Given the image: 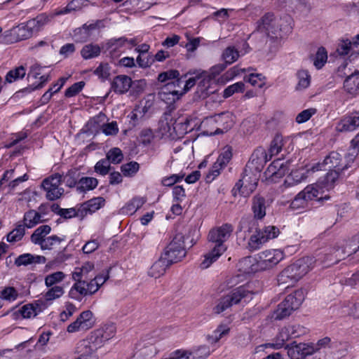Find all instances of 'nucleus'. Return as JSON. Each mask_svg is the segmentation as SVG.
<instances>
[{
  "label": "nucleus",
  "instance_id": "f257e3e1",
  "mask_svg": "<svg viewBox=\"0 0 359 359\" xmlns=\"http://www.w3.org/2000/svg\"><path fill=\"white\" fill-rule=\"evenodd\" d=\"M233 231V226L228 223L210 231L208 236L210 251L204 255V259L201 264L202 269L209 267L227 250L225 242L230 238Z\"/></svg>",
  "mask_w": 359,
  "mask_h": 359
},
{
  "label": "nucleus",
  "instance_id": "f03ea898",
  "mask_svg": "<svg viewBox=\"0 0 359 359\" xmlns=\"http://www.w3.org/2000/svg\"><path fill=\"white\" fill-rule=\"evenodd\" d=\"M257 30L271 38L282 37V33L291 31V18L285 15L276 18L272 13H266L257 22Z\"/></svg>",
  "mask_w": 359,
  "mask_h": 359
},
{
  "label": "nucleus",
  "instance_id": "7ed1b4c3",
  "mask_svg": "<svg viewBox=\"0 0 359 359\" xmlns=\"http://www.w3.org/2000/svg\"><path fill=\"white\" fill-rule=\"evenodd\" d=\"M79 0H73L69 2L67 6L55 13V14L48 15L46 13H41L36 18L28 20L24 25V40L31 38L34 34L39 32L43 27L49 23L55 15L66 14L76 9V3H79Z\"/></svg>",
  "mask_w": 359,
  "mask_h": 359
},
{
  "label": "nucleus",
  "instance_id": "20e7f679",
  "mask_svg": "<svg viewBox=\"0 0 359 359\" xmlns=\"http://www.w3.org/2000/svg\"><path fill=\"white\" fill-rule=\"evenodd\" d=\"M252 294L253 293L246 285L234 288L219 299L217 304L213 308V312L215 314H219L233 305L246 302L247 299H251Z\"/></svg>",
  "mask_w": 359,
  "mask_h": 359
},
{
  "label": "nucleus",
  "instance_id": "39448f33",
  "mask_svg": "<svg viewBox=\"0 0 359 359\" xmlns=\"http://www.w3.org/2000/svg\"><path fill=\"white\" fill-rule=\"evenodd\" d=\"M304 299V292L303 290H297L294 293L287 295L285 299L280 303L277 309L273 313V318L275 320H283L288 317L291 313L297 310Z\"/></svg>",
  "mask_w": 359,
  "mask_h": 359
},
{
  "label": "nucleus",
  "instance_id": "423d86ee",
  "mask_svg": "<svg viewBox=\"0 0 359 359\" xmlns=\"http://www.w3.org/2000/svg\"><path fill=\"white\" fill-rule=\"evenodd\" d=\"M184 243V236L182 233H177L165 248L162 255L168 264H172L178 262L186 256L187 252Z\"/></svg>",
  "mask_w": 359,
  "mask_h": 359
},
{
  "label": "nucleus",
  "instance_id": "0eeeda50",
  "mask_svg": "<svg viewBox=\"0 0 359 359\" xmlns=\"http://www.w3.org/2000/svg\"><path fill=\"white\" fill-rule=\"evenodd\" d=\"M62 182V175L59 173L53 174L44 179L41 186L46 191V197L49 201H55L64 194V189L60 185Z\"/></svg>",
  "mask_w": 359,
  "mask_h": 359
},
{
  "label": "nucleus",
  "instance_id": "6e6552de",
  "mask_svg": "<svg viewBox=\"0 0 359 359\" xmlns=\"http://www.w3.org/2000/svg\"><path fill=\"white\" fill-rule=\"evenodd\" d=\"M285 349L287 350V355L290 359H304L306 356L311 355L315 352L313 344H297L296 341L287 344Z\"/></svg>",
  "mask_w": 359,
  "mask_h": 359
},
{
  "label": "nucleus",
  "instance_id": "1a4fd4ad",
  "mask_svg": "<svg viewBox=\"0 0 359 359\" xmlns=\"http://www.w3.org/2000/svg\"><path fill=\"white\" fill-rule=\"evenodd\" d=\"M315 260L311 257H304L297 260L287 268L292 273L293 277L298 281L313 267Z\"/></svg>",
  "mask_w": 359,
  "mask_h": 359
},
{
  "label": "nucleus",
  "instance_id": "9d476101",
  "mask_svg": "<svg viewBox=\"0 0 359 359\" xmlns=\"http://www.w3.org/2000/svg\"><path fill=\"white\" fill-rule=\"evenodd\" d=\"M114 334L113 327H107L106 329L100 328L91 332L90 335L86 339L91 344L95 351L109 339L112 338Z\"/></svg>",
  "mask_w": 359,
  "mask_h": 359
},
{
  "label": "nucleus",
  "instance_id": "9b49d317",
  "mask_svg": "<svg viewBox=\"0 0 359 359\" xmlns=\"http://www.w3.org/2000/svg\"><path fill=\"white\" fill-rule=\"evenodd\" d=\"M182 83V79L168 81L158 93L161 99L168 103L179 100L181 97V92L177 90L176 87H179Z\"/></svg>",
  "mask_w": 359,
  "mask_h": 359
},
{
  "label": "nucleus",
  "instance_id": "f8f14e48",
  "mask_svg": "<svg viewBox=\"0 0 359 359\" xmlns=\"http://www.w3.org/2000/svg\"><path fill=\"white\" fill-rule=\"evenodd\" d=\"M318 166L320 170H337L342 171L348 168V163L344 164L341 163V156L336 151L331 152L320 164Z\"/></svg>",
  "mask_w": 359,
  "mask_h": 359
},
{
  "label": "nucleus",
  "instance_id": "ddd939ff",
  "mask_svg": "<svg viewBox=\"0 0 359 359\" xmlns=\"http://www.w3.org/2000/svg\"><path fill=\"white\" fill-rule=\"evenodd\" d=\"M269 203L262 195L257 194L251 200V210L253 213V218L256 220H262L266 215V209Z\"/></svg>",
  "mask_w": 359,
  "mask_h": 359
},
{
  "label": "nucleus",
  "instance_id": "4468645a",
  "mask_svg": "<svg viewBox=\"0 0 359 359\" xmlns=\"http://www.w3.org/2000/svg\"><path fill=\"white\" fill-rule=\"evenodd\" d=\"M289 171L287 162L285 163L280 158L273 161L265 171L266 177L276 182L285 176Z\"/></svg>",
  "mask_w": 359,
  "mask_h": 359
},
{
  "label": "nucleus",
  "instance_id": "2eb2a0df",
  "mask_svg": "<svg viewBox=\"0 0 359 359\" xmlns=\"http://www.w3.org/2000/svg\"><path fill=\"white\" fill-rule=\"evenodd\" d=\"M270 160L266 149L259 147L252 154L248 164L251 165L255 170L260 171Z\"/></svg>",
  "mask_w": 359,
  "mask_h": 359
},
{
  "label": "nucleus",
  "instance_id": "dca6fc26",
  "mask_svg": "<svg viewBox=\"0 0 359 359\" xmlns=\"http://www.w3.org/2000/svg\"><path fill=\"white\" fill-rule=\"evenodd\" d=\"M98 27L99 21L89 25L86 23L81 27L76 28L74 31L73 37L74 41L79 43L86 42Z\"/></svg>",
  "mask_w": 359,
  "mask_h": 359
},
{
  "label": "nucleus",
  "instance_id": "f3484780",
  "mask_svg": "<svg viewBox=\"0 0 359 359\" xmlns=\"http://www.w3.org/2000/svg\"><path fill=\"white\" fill-rule=\"evenodd\" d=\"M359 127V112H353L345 116L337 124L336 128L339 132L353 131Z\"/></svg>",
  "mask_w": 359,
  "mask_h": 359
},
{
  "label": "nucleus",
  "instance_id": "a211bd4d",
  "mask_svg": "<svg viewBox=\"0 0 359 359\" xmlns=\"http://www.w3.org/2000/svg\"><path fill=\"white\" fill-rule=\"evenodd\" d=\"M132 87V80L126 75H118L114 78L111 89L117 94H124Z\"/></svg>",
  "mask_w": 359,
  "mask_h": 359
},
{
  "label": "nucleus",
  "instance_id": "6ab92c4d",
  "mask_svg": "<svg viewBox=\"0 0 359 359\" xmlns=\"http://www.w3.org/2000/svg\"><path fill=\"white\" fill-rule=\"evenodd\" d=\"M76 352L79 355L76 359H97L95 354V350L86 339L77 344Z\"/></svg>",
  "mask_w": 359,
  "mask_h": 359
},
{
  "label": "nucleus",
  "instance_id": "aec40b11",
  "mask_svg": "<svg viewBox=\"0 0 359 359\" xmlns=\"http://www.w3.org/2000/svg\"><path fill=\"white\" fill-rule=\"evenodd\" d=\"M74 281L75 283L69 292V297L72 299L81 302L83 297L88 296L86 287V280Z\"/></svg>",
  "mask_w": 359,
  "mask_h": 359
},
{
  "label": "nucleus",
  "instance_id": "412c9836",
  "mask_svg": "<svg viewBox=\"0 0 359 359\" xmlns=\"http://www.w3.org/2000/svg\"><path fill=\"white\" fill-rule=\"evenodd\" d=\"M345 90L351 95L359 94V71L356 70L346 77L344 82Z\"/></svg>",
  "mask_w": 359,
  "mask_h": 359
},
{
  "label": "nucleus",
  "instance_id": "4be33fe9",
  "mask_svg": "<svg viewBox=\"0 0 359 359\" xmlns=\"http://www.w3.org/2000/svg\"><path fill=\"white\" fill-rule=\"evenodd\" d=\"M238 270L245 274L255 273L258 270V265L256 260L251 256L241 259L237 264Z\"/></svg>",
  "mask_w": 359,
  "mask_h": 359
},
{
  "label": "nucleus",
  "instance_id": "5701e85b",
  "mask_svg": "<svg viewBox=\"0 0 359 359\" xmlns=\"http://www.w3.org/2000/svg\"><path fill=\"white\" fill-rule=\"evenodd\" d=\"M171 264H168L167 260L161 255L160 258L151 266L148 272L149 276L155 278H159L165 273L166 269Z\"/></svg>",
  "mask_w": 359,
  "mask_h": 359
},
{
  "label": "nucleus",
  "instance_id": "b1692460",
  "mask_svg": "<svg viewBox=\"0 0 359 359\" xmlns=\"http://www.w3.org/2000/svg\"><path fill=\"white\" fill-rule=\"evenodd\" d=\"M300 196H303L307 203L313 200L320 201L322 199L327 200L330 198L327 196L323 197L320 190L313 184L309 185L304 188V189L300 192Z\"/></svg>",
  "mask_w": 359,
  "mask_h": 359
},
{
  "label": "nucleus",
  "instance_id": "393cba45",
  "mask_svg": "<svg viewBox=\"0 0 359 359\" xmlns=\"http://www.w3.org/2000/svg\"><path fill=\"white\" fill-rule=\"evenodd\" d=\"M104 199L102 197L93 198L81 205V211L87 213H93L100 209L104 204Z\"/></svg>",
  "mask_w": 359,
  "mask_h": 359
},
{
  "label": "nucleus",
  "instance_id": "a878e982",
  "mask_svg": "<svg viewBox=\"0 0 359 359\" xmlns=\"http://www.w3.org/2000/svg\"><path fill=\"white\" fill-rule=\"evenodd\" d=\"M230 328L226 325H219L211 334L206 336L207 341L211 344L217 343L219 339L229 334Z\"/></svg>",
  "mask_w": 359,
  "mask_h": 359
},
{
  "label": "nucleus",
  "instance_id": "bb28decb",
  "mask_svg": "<svg viewBox=\"0 0 359 359\" xmlns=\"http://www.w3.org/2000/svg\"><path fill=\"white\" fill-rule=\"evenodd\" d=\"M94 269L93 262H87L84 263L81 267L75 269L72 273V278L74 280H86L88 278V274Z\"/></svg>",
  "mask_w": 359,
  "mask_h": 359
},
{
  "label": "nucleus",
  "instance_id": "cd10ccee",
  "mask_svg": "<svg viewBox=\"0 0 359 359\" xmlns=\"http://www.w3.org/2000/svg\"><path fill=\"white\" fill-rule=\"evenodd\" d=\"M51 228L49 225H41L39 226L32 234L31 241L34 244H38L41 247L46 236L50 232Z\"/></svg>",
  "mask_w": 359,
  "mask_h": 359
},
{
  "label": "nucleus",
  "instance_id": "c85d7f7f",
  "mask_svg": "<svg viewBox=\"0 0 359 359\" xmlns=\"http://www.w3.org/2000/svg\"><path fill=\"white\" fill-rule=\"evenodd\" d=\"M297 281L293 277L292 273L286 267L278 276V283L279 286L288 288L293 286Z\"/></svg>",
  "mask_w": 359,
  "mask_h": 359
},
{
  "label": "nucleus",
  "instance_id": "c756f323",
  "mask_svg": "<svg viewBox=\"0 0 359 359\" xmlns=\"http://www.w3.org/2000/svg\"><path fill=\"white\" fill-rule=\"evenodd\" d=\"M98 184V181L94 177H81L78 182L77 190L80 192H84L95 189Z\"/></svg>",
  "mask_w": 359,
  "mask_h": 359
},
{
  "label": "nucleus",
  "instance_id": "7c9ffc66",
  "mask_svg": "<svg viewBox=\"0 0 359 359\" xmlns=\"http://www.w3.org/2000/svg\"><path fill=\"white\" fill-rule=\"evenodd\" d=\"M264 243L265 241L263 236L256 230L255 233L251 235L248 242L247 248L251 252L255 251L260 249Z\"/></svg>",
  "mask_w": 359,
  "mask_h": 359
},
{
  "label": "nucleus",
  "instance_id": "2f4dec72",
  "mask_svg": "<svg viewBox=\"0 0 359 359\" xmlns=\"http://www.w3.org/2000/svg\"><path fill=\"white\" fill-rule=\"evenodd\" d=\"M42 216L35 210H29L24 215V226L32 228L37 224L43 222Z\"/></svg>",
  "mask_w": 359,
  "mask_h": 359
},
{
  "label": "nucleus",
  "instance_id": "473e14b6",
  "mask_svg": "<svg viewBox=\"0 0 359 359\" xmlns=\"http://www.w3.org/2000/svg\"><path fill=\"white\" fill-rule=\"evenodd\" d=\"M283 258V252L279 250H273L266 255V259L263 260L266 266L272 267L279 263Z\"/></svg>",
  "mask_w": 359,
  "mask_h": 359
},
{
  "label": "nucleus",
  "instance_id": "72a5a7b5",
  "mask_svg": "<svg viewBox=\"0 0 359 359\" xmlns=\"http://www.w3.org/2000/svg\"><path fill=\"white\" fill-rule=\"evenodd\" d=\"M146 202L143 198H134L123 208V212L132 215L140 208Z\"/></svg>",
  "mask_w": 359,
  "mask_h": 359
},
{
  "label": "nucleus",
  "instance_id": "f704fd0d",
  "mask_svg": "<svg viewBox=\"0 0 359 359\" xmlns=\"http://www.w3.org/2000/svg\"><path fill=\"white\" fill-rule=\"evenodd\" d=\"M79 177V172L76 169H71L65 175H62V182L67 187L72 188L78 183Z\"/></svg>",
  "mask_w": 359,
  "mask_h": 359
},
{
  "label": "nucleus",
  "instance_id": "c9c22d12",
  "mask_svg": "<svg viewBox=\"0 0 359 359\" xmlns=\"http://www.w3.org/2000/svg\"><path fill=\"white\" fill-rule=\"evenodd\" d=\"M197 79H201L198 84V88H199L202 93L208 94V90L210 86V83L213 80L211 78V75H209L208 72H203L196 76V80Z\"/></svg>",
  "mask_w": 359,
  "mask_h": 359
},
{
  "label": "nucleus",
  "instance_id": "e433bc0d",
  "mask_svg": "<svg viewBox=\"0 0 359 359\" xmlns=\"http://www.w3.org/2000/svg\"><path fill=\"white\" fill-rule=\"evenodd\" d=\"M239 52L234 46L227 47L222 53V58L226 65H231L239 57Z\"/></svg>",
  "mask_w": 359,
  "mask_h": 359
},
{
  "label": "nucleus",
  "instance_id": "4c0bfd02",
  "mask_svg": "<svg viewBox=\"0 0 359 359\" xmlns=\"http://www.w3.org/2000/svg\"><path fill=\"white\" fill-rule=\"evenodd\" d=\"M290 7L295 11L300 13H308L311 7L306 0H288Z\"/></svg>",
  "mask_w": 359,
  "mask_h": 359
},
{
  "label": "nucleus",
  "instance_id": "58836bf2",
  "mask_svg": "<svg viewBox=\"0 0 359 359\" xmlns=\"http://www.w3.org/2000/svg\"><path fill=\"white\" fill-rule=\"evenodd\" d=\"M65 238L66 237L65 236H62V237H59L55 235L48 236L44 239L43 243H41V248L42 250H52L55 246L64 241Z\"/></svg>",
  "mask_w": 359,
  "mask_h": 359
},
{
  "label": "nucleus",
  "instance_id": "ea45409f",
  "mask_svg": "<svg viewBox=\"0 0 359 359\" xmlns=\"http://www.w3.org/2000/svg\"><path fill=\"white\" fill-rule=\"evenodd\" d=\"M298 83L297 85V90H304L308 88L311 83V76L306 70H299L297 72Z\"/></svg>",
  "mask_w": 359,
  "mask_h": 359
},
{
  "label": "nucleus",
  "instance_id": "a19ab883",
  "mask_svg": "<svg viewBox=\"0 0 359 359\" xmlns=\"http://www.w3.org/2000/svg\"><path fill=\"white\" fill-rule=\"evenodd\" d=\"M65 278V274L62 271H57L50 273L45 278V285L47 287L56 285L62 282Z\"/></svg>",
  "mask_w": 359,
  "mask_h": 359
},
{
  "label": "nucleus",
  "instance_id": "79ce46f5",
  "mask_svg": "<svg viewBox=\"0 0 359 359\" xmlns=\"http://www.w3.org/2000/svg\"><path fill=\"white\" fill-rule=\"evenodd\" d=\"M84 59H90L97 57L100 53V48L97 45H86L81 51Z\"/></svg>",
  "mask_w": 359,
  "mask_h": 359
},
{
  "label": "nucleus",
  "instance_id": "37998d69",
  "mask_svg": "<svg viewBox=\"0 0 359 359\" xmlns=\"http://www.w3.org/2000/svg\"><path fill=\"white\" fill-rule=\"evenodd\" d=\"M126 41H128V39L126 37L111 39L107 42L106 48L109 50L111 53H115L123 47Z\"/></svg>",
  "mask_w": 359,
  "mask_h": 359
},
{
  "label": "nucleus",
  "instance_id": "c03bdc74",
  "mask_svg": "<svg viewBox=\"0 0 359 359\" xmlns=\"http://www.w3.org/2000/svg\"><path fill=\"white\" fill-rule=\"evenodd\" d=\"M291 338L290 334L287 330V326L281 328L279 333L276 337V341L273 344V346L276 348H280L283 347L287 340Z\"/></svg>",
  "mask_w": 359,
  "mask_h": 359
},
{
  "label": "nucleus",
  "instance_id": "a18cd8bd",
  "mask_svg": "<svg viewBox=\"0 0 359 359\" xmlns=\"http://www.w3.org/2000/svg\"><path fill=\"white\" fill-rule=\"evenodd\" d=\"M346 252L347 256L359 251V233L354 236L351 240L347 241L342 248Z\"/></svg>",
  "mask_w": 359,
  "mask_h": 359
},
{
  "label": "nucleus",
  "instance_id": "49530a36",
  "mask_svg": "<svg viewBox=\"0 0 359 359\" xmlns=\"http://www.w3.org/2000/svg\"><path fill=\"white\" fill-rule=\"evenodd\" d=\"M359 154V133L351 142V147L348 154L346 156L348 162L353 161Z\"/></svg>",
  "mask_w": 359,
  "mask_h": 359
},
{
  "label": "nucleus",
  "instance_id": "de8ad7c7",
  "mask_svg": "<svg viewBox=\"0 0 359 359\" xmlns=\"http://www.w3.org/2000/svg\"><path fill=\"white\" fill-rule=\"evenodd\" d=\"M257 231L263 236L265 243L269 239L276 238L280 233L279 229L275 226H265L263 229H259Z\"/></svg>",
  "mask_w": 359,
  "mask_h": 359
},
{
  "label": "nucleus",
  "instance_id": "09e8293b",
  "mask_svg": "<svg viewBox=\"0 0 359 359\" xmlns=\"http://www.w3.org/2000/svg\"><path fill=\"white\" fill-rule=\"evenodd\" d=\"M327 60V53L324 47H320L315 56L313 65L317 69L322 68Z\"/></svg>",
  "mask_w": 359,
  "mask_h": 359
},
{
  "label": "nucleus",
  "instance_id": "8fccbe9b",
  "mask_svg": "<svg viewBox=\"0 0 359 359\" xmlns=\"http://www.w3.org/2000/svg\"><path fill=\"white\" fill-rule=\"evenodd\" d=\"M64 292L63 287L55 285L50 287V288L45 293L44 297L46 301H52L62 297Z\"/></svg>",
  "mask_w": 359,
  "mask_h": 359
},
{
  "label": "nucleus",
  "instance_id": "3c124183",
  "mask_svg": "<svg viewBox=\"0 0 359 359\" xmlns=\"http://www.w3.org/2000/svg\"><path fill=\"white\" fill-rule=\"evenodd\" d=\"M93 313L89 311H83L76 318L78 321L81 322L82 330H88L92 327L93 322Z\"/></svg>",
  "mask_w": 359,
  "mask_h": 359
},
{
  "label": "nucleus",
  "instance_id": "603ef678",
  "mask_svg": "<svg viewBox=\"0 0 359 359\" xmlns=\"http://www.w3.org/2000/svg\"><path fill=\"white\" fill-rule=\"evenodd\" d=\"M50 78L49 75H42L39 77V80L29 86L24 88V93H30L32 90L40 89L44 86V85L50 81Z\"/></svg>",
  "mask_w": 359,
  "mask_h": 359
},
{
  "label": "nucleus",
  "instance_id": "864d4df0",
  "mask_svg": "<svg viewBox=\"0 0 359 359\" xmlns=\"http://www.w3.org/2000/svg\"><path fill=\"white\" fill-rule=\"evenodd\" d=\"M265 76L261 74H250L245 81L249 82L252 86L262 88L265 85Z\"/></svg>",
  "mask_w": 359,
  "mask_h": 359
},
{
  "label": "nucleus",
  "instance_id": "5fc2aeb1",
  "mask_svg": "<svg viewBox=\"0 0 359 359\" xmlns=\"http://www.w3.org/2000/svg\"><path fill=\"white\" fill-rule=\"evenodd\" d=\"M140 164L135 161H130L121 167V172L125 176H133L138 172Z\"/></svg>",
  "mask_w": 359,
  "mask_h": 359
},
{
  "label": "nucleus",
  "instance_id": "6e6d98bb",
  "mask_svg": "<svg viewBox=\"0 0 359 359\" xmlns=\"http://www.w3.org/2000/svg\"><path fill=\"white\" fill-rule=\"evenodd\" d=\"M282 141V137L280 135H276L272 140L268 154L270 159L273 156L278 154L281 151L283 146Z\"/></svg>",
  "mask_w": 359,
  "mask_h": 359
},
{
  "label": "nucleus",
  "instance_id": "4d7b16f0",
  "mask_svg": "<svg viewBox=\"0 0 359 359\" xmlns=\"http://www.w3.org/2000/svg\"><path fill=\"white\" fill-rule=\"evenodd\" d=\"M46 259L43 256L34 255L29 253L24 254V266L44 264Z\"/></svg>",
  "mask_w": 359,
  "mask_h": 359
},
{
  "label": "nucleus",
  "instance_id": "13d9d810",
  "mask_svg": "<svg viewBox=\"0 0 359 359\" xmlns=\"http://www.w3.org/2000/svg\"><path fill=\"white\" fill-rule=\"evenodd\" d=\"M225 166V165L222 164V162H219V161L217 159L216 162L213 164L209 172L206 175V182H211L219 175L220 170Z\"/></svg>",
  "mask_w": 359,
  "mask_h": 359
},
{
  "label": "nucleus",
  "instance_id": "bf43d9fd",
  "mask_svg": "<svg viewBox=\"0 0 359 359\" xmlns=\"http://www.w3.org/2000/svg\"><path fill=\"white\" fill-rule=\"evenodd\" d=\"M180 72L175 69H170L167 72H163L158 74V81L163 83L169 81H174L179 78Z\"/></svg>",
  "mask_w": 359,
  "mask_h": 359
},
{
  "label": "nucleus",
  "instance_id": "052dcab7",
  "mask_svg": "<svg viewBox=\"0 0 359 359\" xmlns=\"http://www.w3.org/2000/svg\"><path fill=\"white\" fill-rule=\"evenodd\" d=\"M245 89V84L243 82H237L233 85L228 86L224 90L223 97H229L236 93L243 92Z\"/></svg>",
  "mask_w": 359,
  "mask_h": 359
},
{
  "label": "nucleus",
  "instance_id": "680f3d73",
  "mask_svg": "<svg viewBox=\"0 0 359 359\" xmlns=\"http://www.w3.org/2000/svg\"><path fill=\"white\" fill-rule=\"evenodd\" d=\"M154 138V134L151 128H143L139 134L140 142L145 146L150 144Z\"/></svg>",
  "mask_w": 359,
  "mask_h": 359
},
{
  "label": "nucleus",
  "instance_id": "e2e57ef3",
  "mask_svg": "<svg viewBox=\"0 0 359 359\" xmlns=\"http://www.w3.org/2000/svg\"><path fill=\"white\" fill-rule=\"evenodd\" d=\"M123 157L121 150L119 148L115 147L109 151L106 159L112 163H118L122 161Z\"/></svg>",
  "mask_w": 359,
  "mask_h": 359
},
{
  "label": "nucleus",
  "instance_id": "0e129e2a",
  "mask_svg": "<svg viewBox=\"0 0 359 359\" xmlns=\"http://www.w3.org/2000/svg\"><path fill=\"white\" fill-rule=\"evenodd\" d=\"M21 27L18 25L13 27L9 30L6 35V41L7 43H13L21 40Z\"/></svg>",
  "mask_w": 359,
  "mask_h": 359
},
{
  "label": "nucleus",
  "instance_id": "69168bd1",
  "mask_svg": "<svg viewBox=\"0 0 359 359\" xmlns=\"http://www.w3.org/2000/svg\"><path fill=\"white\" fill-rule=\"evenodd\" d=\"M84 86V81L74 83L65 90V95L67 97H74L80 91H81Z\"/></svg>",
  "mask_w": 359,
  "mask_h": 359
},
{
  "label": "nucleus",
  "instance_id": "338daca9",
  "mask_svg": "<svg viewBox=\"0 0 359 359\" xmlns=\"http://www.w3.org/2000/svg\"><path fill=\"white\" fill-rule=\"evenodd\" d=\"M18 295V292L14 287H7L1 292L0 299L11 302L14 301Z\"/></svg>",
  "mask_w": 359,
  "mask_h": 359
},
{
  "label": "nucleus",
  "instance_id": "774afa93",
  "mask_svg": "<svg viewBox=\"0 0 359 359\" xmlns=\"http://www.w3.org/2000/svg\"><path fill=\"white\" fill-rule=\"evenodd\" d=\"M110 170V164L107 159L99 161L95 165V171L102 175H106Z\"/></svg>",
  "mask_w": 359,
  "mask_h": 359
}]
</instances>
